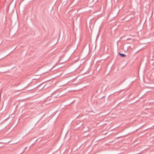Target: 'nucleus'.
Wrapping results in <instances>:
<instances>
[{
  "label": "nucleus",
  "mask_w": 154,
  "mask_h": 154,
  "mask_svg": "<svg viewBox=\"0 0 154 154\" xmlns=\"http://www.w3.org/2000/svg\"><path fill=\"white\" fill-rule=\"evenodd\" d=\"M118 54L122 57H125L126 56V55L124 54L119 53Z\"/></svg>",
  "instance_id": "f257e3e1"
}]
</instances>
